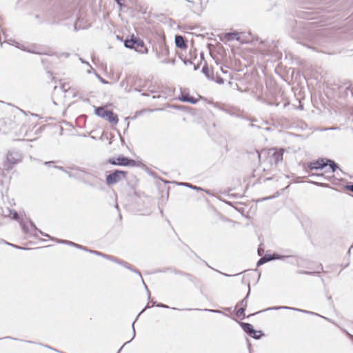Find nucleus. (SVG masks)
Masks as SVG:
<instances>
[{"label": "nucleus", "mask_w": 353, "mask_h": 353, "mask_svg": "<svg viewBox=\"0 0 353 353\" xmlns=\"http://www.w3.org/2000/svg\"><path fill=\"white\" fill-rule=\"evenodd\" d=\"M243 312H244V309L243 307H241L237 310V315L241 316L243 314Z\"/></svg>", "instance_id": "18"}, {"label": "nucleus", "mask_w": 353, "mask_h": 353, "mask_svg": "<svg viewBox=\"0 0 353 353\" xmlns=\"http://www.w3.org/2000/svg\"><path fill=\"white\" fill-rule=\"evenodd\" d=\"M109 162L112 165H125V166H134L136 163L132 159H129L125 157H118L115 159H110Z\"/></svg>", "instance_id": "4"}, {"label": "nucleus", "mask_w": 353, "mask_h": 353, "mask_svg": "<svg viewBox=\"0 0 353 353\" xmlns=\"http://www.w3.org/2000/svg\"><path fill=\"white\" fill-rule=\"evenodd\" d=\"M258 252H259V254H261L260 252H261V250H260L259 249L258 250Z\"/></svg>", "instance_id": "29"}, {"label": "nucleus", "mask_w": 353, "mask_h": 353, "mask_svg": "<svg viewBox=\"0 0 353 353\" xmlns=\"http://www.w3.org/2000/svg\"><path fill=\"white\" fill-rule=\"evenodd\" d=\"M272 256L270 254H266L263 257L261 258L260 260L258 261L257 265H262L266 262H268L271 260H272Z\"/></svg>", "instance_id": "7"}, {"label": "nucleus", "mask_w": 353, "mask_h": 353, "mask_svg": "<svg viewBox=\"0 0 353 353\" xmlns=\"http://www.w3.org/2000/svg\"><path fill=\"white\" fill-rule=\"evenodd\" d=\"M157 306H158V307H168V306H167V305H163V304H159V305H157Z\"/></svg>", "instance_id": "24"}, {"label": "nucleus", "mask_w": 353, "mask_h": 353, "mask_svg": "<svg viewBox=\"0 0 353 353\" xmlns=\"http://www.w3.org/2000/svg\"><path fill=\"white\" fill-rule=\"evenodd\" d=\"M328 162H330V165H329V167L327 168V170H330L332 172H334L336 168H337V165L332 161H327ZM328 170H325V172H327Z\"/></svg>", "instance_id": "12"}, {"label": "nucleus", "mask_w": 353, "mask_h": 353, "mask_svg": "<svg viewBox=\"0 0 353 353\" xmlns=\"http://www.w3.org/2000/svg\"><path fill=\"white\" fill-rule=\"evenodd\" d=\"M217 82H218L219 83L221 84V83H223V82H224V81H223V79H221V78H219V79H217Z\"/></svg>", "instance_id": "20"}, {"label": "nucleus", "mask_w": 353, "mask_h": 353, "mask_svg": "<svg viewBox=\"0 0 353 353\" xmlns=\"http://www.w3.org/2000/svg\"><path fill=\"white\" fill-rule=\"evenodd\" d=\"M135 43H137L138 45L142 44V43L141 42H138L137 41H134V39H130L126 40L125 41V46L128 48H132Z\"/></svg>", "instance_id": "8"}, {"label": "nucleus", "mask_w": 353, "mask_h": 353, "mask_svg": "<svg viewBox=\"0 0 353 353\" xmlns=\"http://www.w3.org/2000/svg\"><path fill=\"white\" fill-rule=\"evenodd\" d=\"M279 309H289V310H295V308L290 307H285V306L272 307V308H269L268 310H279ZM296 310H299V311H301V312H306V311H303V310H301L296 309Z\"/></svg>", "instance_id": "13"}, {"label": "nucleus", "mask_w": 353, "mask_h": 353, "mask_svg": "<svg viewBox=\"0 0 353 353\" xmlns=\"http://www.w3.org/2000/svg\"><path fill=\"white\" fill-rule=\"evenodd\" d=\"M117 4L119 6H121V3L120 2V0H114Z\"/></svg>", "instance_id": "25"}, {"label": "nucleus", "mask_w": 353, "mask_h": 353, "mask_svg": "<svg viewBox=\"0 0 353 353\" xmlns=\"http://www.w3.org/2000/svg\"><path fill=\"white\" fill-rule=\"evenodd\" d=\"M175 44L178 48H179L181 49H184L187 47V46L185 43V41L183 39V37L180 35H176L175 37Z\"/></svg>", "instance_id": "6"}, {"label": "nucleus", "mask_w": 353, "mask_h": 353, "mask_svg": "<svg viewBox=\"0 0 353 353\" xmlns=\"http://www.w3.org/2000/svg\"><path fill=\"white\" fill-rule=\"evenodd\" d=\"M188 101H190L192 103H194V101H193L192 100H188Z\"/></svg>", "instance_id": "30"}, {"label": "nucleus", "mask_w": 353, "mask_h": 353, "mask_svg": "<svg viewBox=\"0 0 353 353\" xmlns=\"http://www.w3.org/2000/svg\"><path fill=\"white\" fill-rule=\"evenodd\" d=\"M7 161L11 165H14L18 162L19 159L17 158H16L15 157H14L12 153H9L7 155Z\"/></svg>", "instance_id": "9"}, {"label": "nucleus", "mask_w": 353, "mask_h": 353, "mask_svg": "<svg viewBox=\"0 0 353 353\" xmlns=\"http://www.w3.org/2000/svg\"><path fill=\"white\" fill-rule=\"evenodd\" d=\"M125 177V172L123 171L116 170L111 174H109L106 177V183L108 185L114 184L119 181H121L123 178Z\"/></svg>", "instance_id": "3"}, {"label": "nucleus", "mask_w": 353, "mask_h": 353, "mask_svg": "<svg viewBox=\"0 0 353 353\" xmlns=\"http://www.w3.org/2000/svg\"><path fill=\"white\" fill-rule=\"evenodd\" d=\"M349 188L352 192H353V185H350Z\"/></svg>", "instance_id": "26"}, {"label": "nucleus", "mask_w": 353, "mask_h": 353, "mask_svg": "<svg viewBox=\"0 0 353 353\" xmlns=\"http://www.w3.org/2000/svg\"><path fill=\"white\" fill-rule=\"evenodd\" d=\"M180 185H184V186H186V187H189L190 188L195 189V190L200 189L199 188H197L196 186H194V185H192L191 184H189V183H180Z\"/></svg>", "instance_id": "15"}, {"label": "nucleus", "mask_w": 353, "mask_h": 353, "mask_svg": "<svg viewBox=\"0 0 353 353\" xmlns=\"http://www.w3.org/2000/svg\"><path fill=\"white\" fill-rule=\"evenodd\" d=\"M205 311H209V312H220V311L219 310H205Z\"/></svg>", "instance_id": "21"}, {"label": "nucleus", "mask_w": 353, "mask_h": 353, "mask_svg": "<svg viewBox=\"0 0 353 353\" xmlns=\"http://www.w3.org/2000/svg\"><path fill=\"white\" fill-rule=\"evenodd\" d=\"M283 257H284L283 256H281V255L276 254H274L272 255L273 259H283Z\"/></svg>", "instance_id": "17"}, {"label": "nucleus", "mask_w": 353, "mask_h": 353, "mask_svg": "<svg viewBox=\"0 0 353 353\" xmlns=\"http://www.w3.org/2000/svg\"><path fill=\"white\" fill-rule=\"evenodd\" d=\"M65 243H67L68 245H73L74 247H77V248H80L81 246L73 243V242H71V241H65Z\"/></svg>", "instance_id": "19"}, {"label": "nucleus", "mask_w": 353, "mask_h": 353, "mask_svg": "<svg viewBox=\"0 0 353 353\" xmlns=\"http://www.w3.org/2000/svg\"><path fill=\"white\" fill-rule=\"evenodd\" d=\"M133 332H134V333H133V335L134 336V335H135V331H134V330H133Z\"/></svg>", "instance_id": "31"}, {"label": "nucleus", "mask_w": 353, "mask_h": 353, "mask_svg": "<svg viewBox=\"0 0 353 353\" xmlns=\"http://www.w3.org/2000/svg\"><path fill=\"white\" fill-rule=\"evenodd\" d=\"M327 163H325L323 159L312 162L309 166L311 170H322L323 168H327Z\"/></svg>", "instance_id": "5"}, {"label": "nucleus", "mask_w": 353, "mask_h": 353, "mask_svg": "<svg viewBox=\"0 0 353 353\" xmlns=\"http://www.w3.org/2000/svg\"><path fill=\"white\" fill-rule=\"evenodd\" d=\"M97 77L99 79V80L103 84L108 83V81L103 79L102 77H101L99 75L96 74Z\"/></svg>", "instance_id": "16"}, {"label": "nucleus", "mask_w": 353, "mask_h": 353, "mask_svg": "<svg viewBox=\"0 0 353 353\" xmlns=\"http://www.w3.org/2000/svg\"><path fill=\"white\" fill-rule=\"evenodd\" d=\"M95 114L109 122L116 125L118 123L119 119L116 114H114L112 111L106 110L103 107H99L95 109Z\"/></svg>", "instance_id": "2"}, {"label": "nucleus", "mask_w": 353, "mask_h": 353, "mask_svg": "<svg viewBox=\"0 0 353 353\" xmlns=\"http://www.w3.org/2000/svg\"><path fill=\"white\" fill-rule=\"evenodd\" d=\"M246 303H247V301L245 300V299L244 300H243L241 303V305H246Z\"/></svg>", "instance_id": "22"}, {"label": "nucleus", "mask_w": 353, "mask_h": 353, "mask_svg": "<svg viewBox=\"0 0 353 353\" xmlns=\"http://www.w3.org/2000/svg\"><path fill=\"white\" fill-rule=\"evenodd\" d=\"M17 216H18V215H17V213H14V219H17Z\"/></svg>", "instance_id": "27"}, {"label": "nucleus", "mask_w": 353, "mask_h": 353, "mask_svg": "<svg viewBox=\"0 0 353 353\" xmlns=\"http://www.w3.org/2000/svg\"><path fill=\"white\" fill-rule=\"evenodd\" d=\"M237 34H234V33H228L225 35V37L228 39V40H232V39H237L236 37Z\"/></svg>", "instance_id": "14"}, {"label": "nucleus", "mask_w": 353, "mask_h": 353, "mask_svg": "<svg viewBox=\"0 0 353 353\" xmlns=\"http://www.w3.org/2000/svg\"><path fill=\"white\" fill-rule=\"evenodd\" d=\"M283 155V150L271 148L263 150L259 154V158L264 157L265 160L270 164H277L279 161H282Z\"/></svg>", "instance_id": "1"}, {"label": "nucleus", "mask_w": 353, "mask_h": 353, "mask_svg": "<svg viewBox=\"0 0 353 353\" xmlns=\"http://www.w3.org/2000/svg\"><path fill=\"white\" fill-rule=\"evenodd\" d=\"M80 61H81L82 63H85L88 64V65H89V67L90 68V69H92V67L89 65V63H87V62H85V61H84L81 58H80Z\"/></svg>", "instance_id": "23"}, {"label": "nucleus", "mask_w": 353, "mask_h": 353, "mask_svg": "<svg viewBox=\"0 0 353 353\" xmlns=\"http://www.w3.org/2000/svg\"><path fill=\"white\" fill-rule=\"evenodd\" d=\"M243 329L247 333H252L253 332V326L250 323H243Z\"/></svg>", "instance_id": "10"}, {"label": "nucleus", "mask_w": 353, "mask_h": 353, "mask_svg": "<svg viewBox=\"0 0 353 353\" xmlns=\"http://www.w3.org/2000/svg\"><path fill=\"white\" fill-rule=\"evenodd\" d=\"M258 252H259V254H261L260 252H261V250H260L259 249L258 250Z\"/></svg>", "instance_id": "28"}, {"label": "nucleus", "mask_w": 353, "mask_h": 353, "mask_svg": "<svg viewBox=\"0 0 353 353\" xmlns=\"http://www.w3.org/2000/svg\"><path fill=\"white\" fill-rule=\"evenodd\" d=\"M254 339H259L262 336L261 331L253 330V332L250 334Z\"/></svg>", "instance_id": "11"}]
</instances>
